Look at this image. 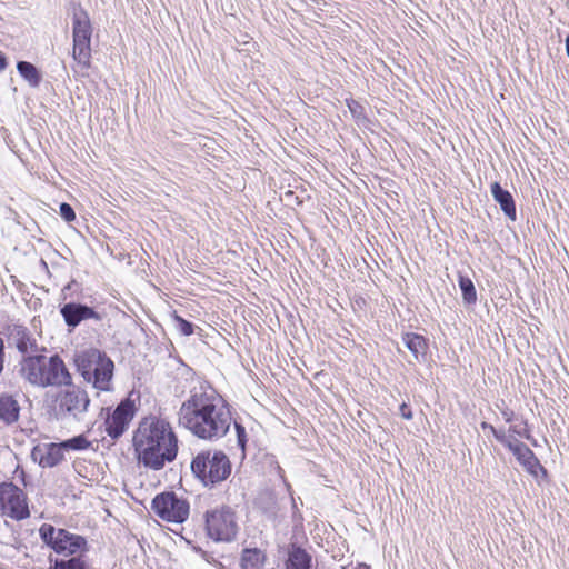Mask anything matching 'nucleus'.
I'll list each match as a JSON object with an SVG mask.
<instances>
[{"label": "nucleus", "instance_id": "2f4dec72", "mask_svg": "<svg viewBox=\"0 0 569 569\" xmlns=\"http://www.w3.org/2000/svg\"><path fill=\"white\" fill-rule=\"evenodd\" d=\"M60 216L67 221V222H71L76 219V213H74V210L73 208L67 203V202H62L60 204Z\"/></svg>", "mask_w": 569, "mask_h": 569}, {"label": "nucleus", "instance_id": "2eb2a0df", "mask_svg": "<svg viewBox=\"0 0 569 569\" xmlns=\"http://www.w3.org/2000/svg\"><path fill=\"white\" fill-rule=\"evenodd\" d=\"M31 457L42 468H53L64 460V451L59 442H50L33 447Z\"/></svg>", "mask_w": 569, "mask_h": 569}, {"label": "nucleus", "instance_id": "58836bf2", "mask_svg": "<svg viewBox=\"0 0 569 569\" xmlns=\"http://www.w3.org/2000/svg\"><path fill=\"white\" fill-rule=\"evenodd\" d=\"M566 51H567V54L569 57V34L566 38Z\"/></svg>", "mask_w": 569, "mask_h": 569}, {"label": "nucleus", "instance_id": "f03ea898", "mask_svg": "<svg viewBox=\"0 0 569 569\" xmlns=\"http://www.w3.org/2000/svg\"><path fill=\"white\" fill-rule=\"evenodd\" d=\"M138 462L150 470H161L178 455V438L164 419L147 417L139 423L133 436Z\"/></svg>", "mask_w": 569, "mask_h": 569}, {"label": "nucleus", "instance_id": "423d86ee", "mask_svg": "<svg viewBox=\"0 0 569 569\" xmlns=\"http://www.w3.org/2000/svg\"><path fill=\"white\" fill-rule=\"evenodd\" d=\"M39 536L43 543L63 556H73L87 545L83 537L62 528H56L51 523L41 525Z\"/></svg>", "mask_w": 569, "mask_h": 569}, {"label": "nucleus", "instance_id": "c85d7f7f", "mask_svg": "<svg viewBox=\"0 0 569 569\" xmlns=\"http://www.w3.org/2000/svg\"><path fill=\"white\" fill-rule=\"evenodd\" d=\"M480 426H481L482 430H489L492 433V436L496 438V440L502 445L505 442H507V439L510 437V436H507V432L503 429H496L492 425H490L486 421H482Z\"/></svg>", "mask_w": 569, "mask_h": 569}, {"label": "nucleus", "instance_id": "9d476101", "mask_svg": "<svg viewBox=\"0 0 569 569\" xmlns=\"http://www.w3.org/2000/svg\"><path fill=\"white\" fill-rule=\"evenodd\" d=\"M134 416V405L131 400L121 401L117 408L108 415L104 426L106 432L112 439H118L123 435L130 421Z\"/></svg>", "mask_w": 569, "mask_h": 569}, {"label": "nucleus", "instance_id": "c756f323", "mask_svg": "<svg viewBox=\"0 0 569 569\" xmlns=\"http://www.w3.org/2000/svg\"><path fill=\"white\" fill-rule=\"evenodd\" d=\"M174 322L177 329L183 335V336H191L193 333V325L183 319L182 317L174 315Z\"/></svg>", "mask_w": 569, "mask_h": 569}, {"label": "nucleus", "instance_id": "0eeeda50", "mask_svg": "<svg viewBox=\"0 0 569 569\" xmlns=\"http://www.w3.org/2000/svg\"><path fill=\"white\" fill-rule=\"evenodd\" d=\"M206 529L214 541H232L238 533L236 513L230 507H220L206 513Z\"/></svg>", "mask_w": 569, "mask_h": 569}, {"label": "nucleus", "instance_id": "7c9ffc66", "mask_svg": "<svg viewBox=\"0 0 569 569\" xmlns=\"http://www.w3.org/2000/svg\"><path fill=\"white\" fill-rule=\"evenodd\" d=\"M347 106L355 119H357V120L365 119V109L359 102H357L353 99L347 100Z\"/></svg>", "mask_w": 569, "mask_h": 569}, {"label": "nucleus", "instance_id": "f704fd0d", "mask_svg": "<svg viewBox=\"0 0 569 569\" xmlns=\"http://www.w3.org/2000/svg\"><path fill=\"white\" fill-rule=\"evenodd\" d=\"M501 416L506 422L510 423L515 420V412L508 408L501 409Z\"/></svg>", "mask_w": 569, "mask_h": 569}, {"label": "nucleus", "instance_id": "412c9836", "mask_svg": "<svg viewBox=\"0 0 569 569\" xmlns=\"http://www.w3.org/2000/svg\"><path fill=\"white\" fill-rule=\"evenodd\" d=\"M20 413V406L18 401L10 395L0 396V419L11 425L18 421Z\"/></svg>", "mask_w": 569, "mask_h": 569}, {"label": "nucleus", "instance_id": "bb28decb", "mask_svg": "<svg viewBox=\"0 0 569 569\" xmlns=\"http://www.w3.org/2000/svg\"><path fill=\"white\" fill-rule=\"evenodd\" d=\"M50 569H86L84 561L80 557H72L68 560L50 559Z\"/></svg>", "mask_w": 569, "mask_h": 569}, {"label": "nucleus", "instance_id": "c9c22d12", "mask_svg": "<svg viewBox=\"0 0 569 569\" xmlns=\"http://www.w3.org/2000/svg\"><path fill=\"white\" fill-rule=\"evenodd\" d=\"M4 369V342L2 338L0 337V375L3 372Z\"/></svg>", "mask_w": 569, "mask_h": 569}, {"label": "nucleus", "instance_id": "5701e85b", "mask_svg": "<svg viewBox=\"0 0 569 569\" xmlns=\"http://www.w3.org/2000/svg\"><path fill=\"white\" fill-rule=\"evenodd\" d=\"M17 70L19 74L29 83L30 87H39L42 77L40 71L36 68V66L28 61H19L17 63Z\"/></svg>", "mask_w": 569, "mask_h": 569}, {"label": "nucleus", "instance_id": "7ed1b4c3", "mask_svg": "<svg viewBox=\"0 0 569 569\" xmlns=\"http://www.w3.org/2000/svg\"><path fill=\"white\" fill-rule=\"evenodd\" d=\"M74 363L83 379L100 391H110L114 363L102 351L90 348L76 356Z\"/></svg>", "mask_w": 569, "mask_h": 569}, {"label": "nucleus", "instance_id": "473e14b6", "mask_svg": "<svg viewBox=\"0 0 569 569\" xmlns=\"http://www.w3.org/2000/svg\"><path fill=\"white\" fill-rule=\"evenodd\" d=\"M234 427H236V432H237L238 445L243 450L244 447H246V442H247L246 429H244L243 426H241V425H239L237 422L234 423Z\"/></svg>", "mask_w": 569, "mask_h": 569}, {"label": "nucleus", "instance_id": "e433bc0d", "mask_svg": "<svg viewBox=\"0 0 569 569\" xmlns=\"http://www.w3.org/2000/svg\"><path fill=\"white\" fill-rule=\"evenodd\" d=\"M7 68V59L4 54L0 51V72H2Z\"/></svg>", "mask_w": 569, "mask_h": 569}, {"label": "nucleus", "instance_id": "72a5a7b5", "mask_svg": "<svg viewBox=\"0 0 569 569\" xmlns=\"http://www.w3.org/2000/svg\"><path fill=\"white\" fill-rule=\"evenodd\" d=\"M399 413L406 420L412 419V411L406 402L399 407Z\"/></svg>", "mask_w": 569, "mask_h": 569}, {"label": "nucleus", "instance_id": "20e7f679", "mask_svg": "<svg viewBox=\"0 0 569 569\" xmlns=\"http://www.w3.org/2000/svg\"><path fill=\"white\" fill-rule=\"evenodd\" d=\"M191 471L206 487H213L230 476L231 462L222 451L206 450L193 457Z\"/></svg>", "mask_w": 569, "mask_h": 569}, {"label": "nucleus", "instance_id": "b1692460", "mask_svg": "<svg viewBox=\"0 0 569 569\" xmlns=\"http://www.w3.org/2000/svg\"><path fill=\"white\" fill-rule=\"evenodd\" d=\"M72 56L79 64L88 68L91 58L90 41L73 39Z\"/></svg>", "mask_w": 569, "mask_h": 569}, {"label": "nucleus", "instance_id": "1a4fd4ad", "mask_svg": "<svg viewBox=\"0 0 569 569\" xmlns=\"http://www.w3.org/2000/svg\"><path fill=\"white\" fill-rule=\"evenodd\" d=\"M0 513L17 521L30 517L27 495L13 482L0 483Z\"/></svg>", "mask_w": 569, "mask_h": 569}, {"label": "nucleus", "instance_id": "f3484780", "mask_svg": "<svg viewBox=\"0 0 569 569\" xmlns=\"http://www.w3.org/2000/svg\"><path fill=\"white\" fill-rule=\"evenodd\" d=\"M402 341L418 362H425L429 350L428 340L418 333L406 332L402 335Z\"/></svg>", "mask_w": 569, "mask_h": 569}, {"label": "nucleus", "instance_id": "39448f33", "mask_svg": "<svg viewBox=\"0 0 569 569\" xmlns=\"http://www.w3.org/2000/svg\"><path fill=\"white\" fill-rule=\"evenodd\" d=\"M58 391L54 396V415L61 420L81 421L90 406V398L86 390L70 385Z\"/></svg>", "mask_w": 569, "mask_h": 569}, {"label": "nucleus", "instance_id": "4c0bfd02", "mask_svg": "<svg viewBox=\"0 0 569 569\" xmlns=\"http://www.w3.org/2000/svg\"><path fill=\"white\" fill-rule=\"evenodd\" d=\"M356 569H371L370 566L366 565V563H358V566L356 567Z\"/></svg>", "mask_w": 569, "mask_h": 569}, {"label": "nucleus", "instance_id": "4be33fe9", "mask_svg": "<svg viewBox=\"0 0 569 569\" xmlns=\"http://www.w3.org/2000/svg\"><path fill=\"white\" fill-rule=\"evenodd\" d=\"M266 560V555L257 549H244L241 555L242 569H262Z\"/></svg>", "mask_w": 569, "mask_h": 569}, {"label": "nucleus", "instance_id": "f8f14e48", "mask_svg": "<svg viewBox=\"0 0 569 569\" xmlns=\"http://www.w3.org/2000/svg\"><path fill=\"white\" fill-rule=\"evenodd\" d=\"M516 457L518 462L525 468V470L535 477L539 478L541 473L543 477L547 476L546 469L541 466L538 458L535 456L533 451L523 442L519 440H512L511 437L507 439V442L503 443Z\"/></svg>", "mask_w": 569, "mask_h": 569}, {"label": "nucleus", "instance_id": "f257e3e1", "mask_svg": "<svg viewBox=\"0 0 569 569\" xmlns=\"http://www.w3.org/2000/svg\"><path fill=\"white\" fill-rule=\"evenodd\" d=\"M232 422L224 400L211 388L193 389L179 410V423L193 436L208 441L224 437Z\"/></svg>", "mask_w": 569, "mask_h": 569}, {"label": "nucleus", "instance_id": "a211bd4d", "mask_svg": "<svg viewBox=\"0 0 569 569\" xmlns=\"http://www.w3.org/2000/svg\"><path fill=\"white\" fill-rule=\"evenodd\" d=\"M72 22L73 39L91 42L92 28L87 11H84L82 8L74 9Z\"/></svg>", "mask_w": 569, "mask_h": 569}, {"label": "nucleus", "instance_id": "9b49d317", "mask_svg": "<svg viewBox=\"0 0 569 569\" xmlns=\"http://www.w3.org/2000/svg\"><path fill=\"white\" fill-rule=\"evenodd\" d=\"M41 378L39 381L40 388L46 387H61L71 383V375L69 373L64 362L59 356L46 357L43 369L41 370Z\"/></svg>", "mask_w": 569, "mask_h": 569}, {"label": "nucleus", "instance_id": "4468645a", "mask_svg": "<svg viewBox=\"0 0 569 569\" xmlns=\"http://www.w3.org/2000/svg\"><path fill=\"white\" fill-rule=\"evenodd\" d=\"M60 313L66 325L72 329L79 326L81 321L89 319L101 321L102 319L101 315L93 308L79 302L64 303L60 309Z\"/></svg>", "mask_w": 569, "mask_h": 569}, {"label": "nucleus", "instance_id": "ddd939ff", "mask_svg": "<svg viewBox=\"0 0 569 569\" xmlns=\"http://www.w3.org/2000/svg\"><path fill=\"white\" fill-rule=\"evenodd\" d=\"M8 343L14 347L22 357L38 352L37 340L32 337L28 328L21 325H10L7 329Z\"/></svg>", "mask_w": 569, "mask_h": 569}, {"label": "nucleus", "instance_id": "6e6552de", "mask_svg": "<svg viewBox=\"0 0 569 569\" xmlns=\"http://www.w3.org/2000/svg\"><path fill=\"white\" fill-rule=\"evenodd\" d=\"M153 512L164 521L182 523L189 517V502L178 497L173 491L157 495L152 499Z\"/></svg>", "mask_w": 569, "mask_h": 569}, {"label": "nucleus", "instance_id": "a878e982", "mask_svg": "<svg viewBox=\"0 0 569 569\" xmlns=\"http://www.w3.org/2000/svg\"><path fill=\"white\" fill-rule=\"evenodd\" d=\"M90 445L91 442L83 435H79L59 442V446L63 448V451H82L88 449Z\"/></svg>", "mask_w": 569, "mask_h": 569}, {"label": "nucleus", "instance_id": "cd10ccee", "mask_svg": "<svg viewBox=\"0 0 569 569\" xmlns=\"http://www.w3.org/2000/svg\"><path fill=\"white\" fill-rule=\"evenodd\" d=\"M507 436H510L512 440H517L516 436H518L520 438H525L527 440L531 439L530 431L525 421H522L521 423L510 425Z\"/></svg>", "mask_w": 569, "mask_h": 569}, {"label": "nucleus", "instance_id": "393cba45", "mask_svg": "<svg viewBox=\"0 0 569 569\" xmlns=\"http://www.w3.org/2000/svg\"><path fill=\"white\" fill-rule=\"evenodd\" d=\"M458 283L463 301L468 305L475 303L477 301V291L472 280L469 277L459 274Z\"/></svg>", "mask_w": 569, "mask_h": 569}, {"label": "nucleus", "instance_id": "dca6fc26", "mask_svg": "<svg viewBox=\"0 0 569 569\" xmlns=\"http://www.w3.org/2000/svg\"><path fill=\"white\" fill-rule=\"evenodd\" d=\"M46 356L31 353L19 361V375L30 385L38 387L41 378Z\"/></svg>", "mask_w": 569, "mask_h": 569}, {"label": "nucleus", "instance_id": "6ab92c4d", "mask_svg": "<svg viewBox=\"0 0 569 569\" xmlns=\"http://www.w3.org/2000/svg\"><path fill=\"white\" fill-rule=\"evenodd\" d=\"M491 194L499 203L503 213L512 221L517 218L516 204L511 193L505 190L498 182L491 184Z\"/></svg>", "mask_w": 569, "mask_h": 569}, {"label": "nucleus", "instance_id": "aec40b11", "mask_svg": "<svg viewBox=\"0 0 569 569\" xmlns=\"http://www.w3.org/2000/svg\"><path fill=\"white\" fill-rule=\"evenodd\" d=\"M311 556L301 547L291 545L288 550L286 569H310Z\"/></svg>", "mask_w": 569, "mask_h": 569}]
</instances>
